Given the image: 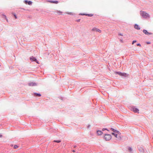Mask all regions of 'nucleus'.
Returning a JSON list of instances; mask_svg holds the SVG:
<instances>
[{"instance_id": "17", "label": "nucleus", "mask_w": 153, "mask_h": 153, "mask_svg": "<svg viewBox=\"0 0 153 153\" xmlns=\"http://www.w3.org/2000/svg\"><path fill=\"white\" fill-rule=\"evenodd\" d=\"M54 142H56L57 143H59L61 142V140H54L53 141Z\"/></svg>"}, {"instance_id": "36", "label": "nucleus", "mask_w": 153, "mask_h": 153, "mask_svg": "<svg viewBox=\"0 0 153 153\" xmlns=\"http://www.w3.org/2000/svg\"><path fill=\"white\" fill-rule=\"evenodd\" d=\"M11 146H13V145H11Z\"/></svg>"}, {"instance_id": "25", "label": "nucleus", "mask_w": 153, "mask_h": 153, "mask_svg": "<svg viewBox=\"0 0 153 153\" xmlns=\"http://www.w3.org/2000/svg\"><path fill=\"white\" fill-rule=\"evenodd\" d=\"M116 133H115L114 132L112 133L111 134L112 135L114 136V135H115Z\"/></svg>"}, {"instance_id": "9", "label": "nucleus", "mask_w": 153, "mask_h": 153, "mask_svg": "<svg viewBox=\"0 0 153 153\" xmlns=\"http://www.w3.org/2000/svg\"><path fill=\"white\" fill-rule=\"evenodd\" d=\"M118 133H116L115 135H114V136L115 137H116L118 140H120L121 139L120 137V136H119L117 134Z\"/></svg>"}, {"instance_id": "2", "label": "nucleus", "mask_w": 153, "mask_h": 153, "mask_svg": "<svg viewBox=\"0 0 153 153\" xmlns=\"http://www.w3.org/2000/svg\"><path fill=\"white\" fill-rule=\"evenodd\" d=\"M141 15L143 17L145 18H146L149 17V14L144 12H142Z\"/></svg>"}, {"instance_id": "3", "label": "nucleus", "mask_w": 153, "mask_h": 153, "mask_svg": "<svg viewBox=\"0 0 153 153\" xmlns=\"http://www.w3.org/2000/svg\"><path fill=\"white\" fill-rule=\"evenodd\" d=\"M30 59L32 61H34L37 63H39L38 61L36 59V58L33 56H32L30 57Z\"/></svg>"}, {"instance_id": "13", "label": "nucleus", "mask_w": 153, "mask_h": 153, "mask_svg": "<svg viewBox=\"0 0 153 153\" xmlns=\"http://www.w3.org/2000/svg\"><path fill=\"white\" fill-rule=\"evenodd\" d=\"M97 133L98 135H100L102 134L103 132L101 131H97Z\"/></svg>"}, {"instance_id": "15", "label": "nucleus", "mask_w": 153, "mask_h": 153, "mask_svg": "<svg viewBox=\"0 0 153 153\" xmlns=\"http://www.w3.org/2000/svg\"><path fill=\"white\" fill-rule=\"evenodd\" d=\"M120 76H126V74L124 73H121Z\"/></svg>"}, {"instance_id": "10", "label": "nucleus", "mask_w": 153, "mask_h": 153, "mask_svg": "<svg viewBox=\"0 0 153 153\" xmlns=\"http://www.w3.org/2000/svg\"><path fill=\"white\" fill-rule=\"evenodd\" d=\"M134 28L136 29H137L138 30H139L140 29V28L139 26L137 24L135 25L134 26Z\"/></svg>"}, {"instance_id": "27", "label": "nucleus", "mask_w": 153, "mask_h": 153, "mask_svg": "<svg viewBox=\"0 0 153 153\" xmlns=\"http://www.w3.org/2000/svg\"><path fill=\"white\" fill-rule=\"evenodd\" d=\"M66 13L68 14H70V15H71V13Z\"/></svg>"}, {"instance_id": "37", "label": "nucleus", "mask_w": 153, "mask_h": 153, "mask_svg": "<svg viewBox=\"0 0 153 153\" xmlns=\"http://www.w3.org/2000/svg\"><path fill=\"white\" fill-rule=\"evenodd\" d=\"M1 66V65H0V66Z\"/></svg>"}, {"instance_id": "12", "label": "nucleus", "mask_w": 153, "mask_h": 153, "mask_svg": "<svg viewBox=\"0 0 153 153\" xmlns=\"http://www.w3.org/2000/svg\"><path fill=\"white\" fill-rule=\"evenodd\" d=\"M111 130H112L113 131V132H114L115 133H118V134H119V133H120L119 132L114 129H113V128H111Z\"/></svg>"}, {"instance_id": "32", "label": "nucleus", "mask_w": 153, "mask_h": 153, "mask_svg": "<svg viewBox=\"0 0 153 153\" xmlns=\"http://www.w3.org/2000/svg\"><path fill=\"white\" fill-rule=\"evenodd\" d=\"M76 147V145H74V148H75V147Z\"/></svg>"}, {"instance_id": "33", "label": "nucleus", "mask_w": 153, "mask_h": 153, "mask_svg": "<svg viewBox=\"0 0 153 153\" xmlns=\"http://www.w3.org/2000/svg\"><path fill=\"white\" fill-rule=\"evenodd\" d=\"M72 152H75V150H73L72 151Z\"/></svg>"}, {"instance_id": "14", "label": "nucleus", "mask_w": 153, "mask_h": 153, "mask_svg": "<svg viewBox=\"0 0 153 153\" xmlns=\"http://www.w3.org/2000/svg\"><path fill=\"white\" fill-rule=\"evenodd\" d=\"M49 2H51V3L56 4H57L58 3V1H49Z\"/></svg>"}, {"instance_id": "11", "label": "nucleus", "mask_w": 153, "mask_h": 153, "mask_svg": "<svg viewBox=\"0 0 153 153\" xmlns=\"http://www.w3.org/2000/svg\"><path fill=\"white\" fill-rule=\"evenodd\" d=\"M33 95L34 96H36L39 97L41 96V95L39 93H34Z\"/></svg>"}, {"instance_id": "16", "label": "nucleus", "mask_w": 153, "mask_h": 153, "mask_svg": "<svg viewBox=\"0 0 153 153\" xmlns=\"http://www.w3.org/2000/svg\"><path fill=\"white\" fill-rule=\"evenodd\" d=\"M56 12L57 13H59V15H62V12L60 10H59H59H57V11H56Z\"/></svg>"}, {"instance_id": "34", "label": "nucleus", "mask_w": 153, "mask_h": 153, "mask_svg": "<svg viewBox=\"0 0 153 153\" xmlns=\"http://www.w3.org/2000/svg\"><path fill=\"white\" fill-rule=\"evenodd\" d=\"M90 126H90L89 125V126H88V128H89V127H90Z\"/></svg>"}, {"instance_id": "21", "label": "nucleus", "mask_w": 153, "mask_h": 153, "mask_svg": "<svg viewBox=\"0 0 153 153\" xmlns=\"http://www.w3.org/2000/svg\"><path fill=\"white\" fill-rule=\"evenodd\" d=\"M128 149L130 152H131L132 151V149L130 147H129Z\"/></svg>"}, {"instance_id": "6", "label": "nucleus", "mask_w": 153, "mask_h": 153, "mask_svg": "<svg viewBox=\"0 0 153 153\" xmlns=\"http://www.w3.org/2000/svg\"><path fill=\"white\" fill-rule=\"evenodd\" d=\"M92 30L94 31L99 32L100 33L101 32V31L100 30L96 28H94L92 29Z\"/></svg>"}, {"instance_id": "18", "label": "nucleus", "mask_w": 153, "mask_h": 153, "mask_svg": "<svg viewBox=\"0 0 153 153\" xmlns=\"http://www.w3.org/2000/svg\"><path fill=\"white\" fill-rule=\"evenodd\" d=\"M114 73L116 74H118L120 75L121 72H115Z\"/></svg>"}, {"instance_id": "26", "label": "nucleus", "mask_w": 153, "mask_h": 153, "mask_svg": "<svg viewBox=\"0 0 153 153\" xmlns=\"http://www.w3.org/2000/svg\"><path fill=\"white\" fill-rule=\"evenodd\" d=\"M137 45V46H141V45L140 44H138Z\"/></svg>"}, {"instance_id": "4", "label": "nucleus", "mask_w": 153, "mask_h": 153, "mask_svg": "<svg viewBox=\"0 0 153 153\" xmlns=\"http://www.w3.org/2000/svg\"><path fill=\"white\" fill-rule=\"evenodd\" d=\"M131 110L135 113H139V110L136 108L132 107Z\"/></svg>"}, {"instance_id": "31", "label": "nucleus", "mask_w": 153, "mask_h": 153, "mask_svg": "<svg viewBox=\"0 0 153 153\" xmlns=\"http://www.w3.org/2000/svg\"><path fill=\"white\" fill-rule=\"evenodd\" d=\"M119 35L122 36H123V35L122 34H119Z\"/></svg>"}, {"instance_id": "22", "label": "nucleus", "mask_w": 153, "mask_h": 153, "mask_svg": "<svg viewBox=\"0 0 153 153\" xmlns=\"http://www.w3.org/2000/svg\"><path fill=\"white\" fill-rule=\"evenodd\" d=\"M13 14V16H14L15 19H17V16H16V15L15 14Z\"/></svg>"}, {"instance_id": "1", "label": "nucleus", "mask_w": 153, "mask_h": 153, "mask_svg": "<svg viewBox=\"0 0 153 153\" xmlns=\"http://www.w3.org/2000/svg\"><path fill=\"white\" fill-rule=\"evenodd\" d=\"M105 138L106 140H109L111 138V136L110 134H105Z\"/></svg>"}, {"instance_id": "29", "label": "nucleus", "mask_w": 153, "mask_h": 153, "mask_svg": "<svg viewBox=\"0 0 153 153\" xmlns=\"http://www.w3.org/2000/svg\"><path fill=\"white\" fill-rule=\"evenodd\" d=\"M80 19H78L77 20V22H80Z\"/></svg>"}, {"instance_id": "35", "label": "nucleus", "mask_w": 153, "mask_h": 153, "mask_svg": "<svg viewBox=\"0 0 153 153\" xmlns=\"http://www.w3.org/2000/svg\"><path fill=\"white\" fill-rule=\"evenodd\" d=\"M2 137V135L1 134H0V137Z\"/></svg>"}, {"instance_id": "28", "label": "nucleus", "mask_w": 153, "mask_h": 153, "mask_svg": "<svg viewBox=\"0 0 153 153\" xmlns=\"http://www.w3.org/2000/svg\"><path fill=\"white\" fill-rule=\"evenodd\" d=\"M3 16L4 17V18H6V16L5 15H3Z\"/></svg>"}, {"instance_id": "7", "label": "nucleus", "mask_w": 153, "mask_h": 153, "mask_svg": "<svg viewBox=\"0 0 153 153\" xmlns=\"http://www.w3.org/2000/svg\"><path fill=\"white\" fill-rule=\"evenodd\" d=\"M28 84L30 86H34L37 85V84L36 83L33 82L29 83Z\"/></svg>"}, {"instance_id": "23", "label": "nucleus", "mask_w": 153, "mask_h": 153, "mask_svg": "<svg viewBox=\"0 0 153 153\" xmlns=\"http://www.w3.org/2000/svg\"><path fill=\"white\" fill-rule=\"evenodd\" d=\"M80 15H85L86 16V13H80L79 14Z\"/></svg>"}, {"instance_id": "5", "label": "nucleus", "mask_w": 153, "mask_h": 153, "mask_svg": "<svg viewBox=\"0 0 153 153\" xmlns=\"http://www.w3.org/2000/svg\"><path fill=\"white\" fill-rule=\"evenodd\" d=\"M143 32L145 34L147 35H150L152 34V33L148 32L146 30H143Z\"/></svg>"}, {"instance_id": "8", "label": "nucleus", "mask_w": 153, "mask_h": 153, "mask_svg": "<svg viewBox=\"0 0 153 153\" xmlns=\"http://www.w3.org/2000/svg\"><path fill=\"white\" fill-rule=\"evenodd\" d=\"M24 2L26 4H28L29 5H31L32 4V2L31 1H27L25 0L24 1Z\"/></svg>"}, {"instance_id": "20", "label": "nucleus", "mask_w": 153, "mask_h": 153, "mask_svg": "<svg viewBox=\"0 0 153 153\" xmlns=\"http://www.w3.org/2000/svg\"><path fill=\"white\" fill-rule=\"evenodd\" d=\"M18 148V146L17 145H15L14 146L13 148L14 149H16Z\"/></svg>"}, {"instance_id": "30", "label": "nucleus", "mask_w": 153, "mask_h": 153, "mask_svg": "<svg viewBox=\"0 0 153 153\" xmlns=\"http://www.w3.org/2000/svg\"><path fill=\"white\" fill-rule=\"evenodd\" d=\"M106 130V129H105V128H103V129H102V130L103 131H104V130Z\"/></svg>"}, {"instance_id": "19", "label": "nucleus", "mask_w": 153, "mask_h": 153, "mask_svg": "<svg viewBox=\"0 0 153 153\" xmlns=\"http://www.w3.org/2000/svg\"><path fill=\"white\" fill-rule=\"evenodd\" d=\"M93 16V14H87V16Z\"/></svg>"}, {"instance_id": "24", "label": "nucleus", "mask_w": 153, "mask_h": 153, "mask_svg": "<svg viewBox=\"0 0 153 153\" xmlns=\"http://www.w3.org/2000/svg\"><path fill=\"white\" fill-rule=\"evenodd\" d=\"M136 42V40H134L133 41L132 43V44H133L134 43Z\"/></svg>"}]
</instances>
